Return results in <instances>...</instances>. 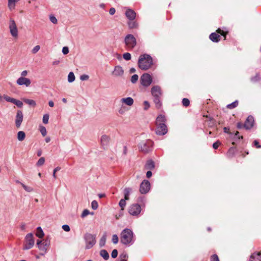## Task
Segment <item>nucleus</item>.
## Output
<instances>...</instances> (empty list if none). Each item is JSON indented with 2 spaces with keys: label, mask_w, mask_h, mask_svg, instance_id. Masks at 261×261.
Listing matches in <instances>:
<instances>
[{
  "label": "nucleus",
  "mask_w": 261,
  "mask_h": 261,
  "mask_svg": "<svg viewBox=\"0 0 261 261\" xmlns=\"http://www.w3.org/2000/svg\"><path fill=\"white\" fill-rule=\"evenodd\" d=\"M119 241L118 237L117 235L114 234L112 236V242L114 244H116L118 243Z\"/></svg>",
  "instance_id": "8fccbe9b"
},
{
  "label": "nucleus",
  "mask_w": 261,
  "mask_h": 261,
  "mask_svg": "<svg viewBox=\"0 0 261 261\" xmlns=\"http://www.w3.org/2000/svg\"><path fill=\"white\" fill-rule=\"evenodd\" d=\"M160 97H154V102L156 105L157 108H160L161 106V102L160 101Z\"/></svg>",
  "instance_id": "c9c22d12"
},
{
  "label": "nucleus",
  "mask_w": 261,
  "mask_h": 261,
  "mask_svg": "<svg viewBox=\"0 0 261 261\" xmlns=\"http://www.w3.org/2000/svg\"><path fill=\"white\" fill-rule=\"evenodd\" d=\"M84 239L86 242V249L91 248L96 243L95 235L87 233L84 236Z\"/></svg>",
  "instance_id": "39448f33"
},
{
  "label": "nucleus",
  "mask_w": 261,
  "mask_h": 261,
  "mask_svg": "<svg viewBox=\"0 0 261 261\" xmlns=\"http://www.w3.org/2000/svg\"><path fill=\"white\" fill-rule=\"evenodd\" d=\"M40 47L39 45H36L35 46L32 50V53L33 54H35L36 53H37L40 49Z\"/></svg>",
  "instance_id": "3c124183"
},
{
  "label": "nucleus",
  "mask_w": 261,
  "mask_h": 261,
  "mask_svg": "<svg viewBox=\"0 0 261 261\" xmlns=\"http://www.w3.org/2000/svg\"><path fill=\"white\" fill-rule=\"evenodd\" d=\"M25 137V134L23 131H19L17 133V139L19 141H23Z\"/></svg>",
  "instance_id": "cd10ccee"
},
{
  "label": "nucleus",
  "mask_w": 261,
  "mask_h": 261,
  "mask_svg": "<svg viewBox=\"0 0 261 261\" xmlns=\"http://www.w3.org/2000/svg\"><path fill=\"white\" fill-rule=\"evenodd\" d=\"M62 53L64 55H66L69 53V48L67 46L63 47L62 48Z\"/></svg>",
  "instance_id": "4d7b16f0"
},
{
  "label": "nucleus",
  "mask_w": 261,
  "mask_h": 261,
  "mask_svg": "<svg viewBox=\"0 0 261 261\" xmlns=\"http://www.w3.org/2000/svg\"><path fill=\"white\" fill-rule=\"evenodd\" d=\"M125 15L126 17L130 20H133L136 18V12L130 9H128L126 11Z\"/></svg>",
  "instance_id": "a211bd4d"
},
{
  "label": "nucleus",
  "mask_w": 261,
  "mask_h": 261,
  "mask_svg": "<svg viewBox=\"0 0 261 261\" xmlns=\"http://www.w3.org/2000/svg\"><path fill=\"white\" fill-rule=\"evenodd\" d=\"M110 139V137L106 135H103L101 137L100 143L103 149H105L108 147Z\"/></svg>",
  "instance_id": "dca6fc26"
},
{
  "label": "nucleus",
  "mask_w": 261,
  "mask_h": 261,
  "mask_svg": "<svg viewBox=\"0 0 261 261\" xmlns=\"http://www.w3.org/2000/svg\"><path fill=\"white\" fill-rule=\"evenodd\" d=\"M98 204L96 200L92 201L91 203V207L93 210H95L98 208Z\"/></svg>",
  "instance_id": "a18cd8bd"
},
{
  "label": "nucleus",
  "mask_w": 261,
  "mask_h": 261,
  "mask_svg": "<svg viewBox=\"0 0 261 261\" xmlns=\"http://www.w3.org/2000/svg\"><path fill=\"white\" fill-rule=\"evenodd\" d=\"M107 239L106 233H105L99 240V246L102 247L105 245Z\"/></svg>",
  "instance_id": "bb28decb"
},
{
  "label": "nucleus",
  "mask_w": 261,
  "mask_h": 261,
  "mask_svg": "<svg viewBox=\"0 0 261 261\" xmlns=\"http://www.w3.org/2000/svg\"><path fill=\"white\" fill-rule=\"evenodd\" d=\"M140 83L144 87L149 86L152 83V77L148 73L143 74L140 77Z\"/></svg>",
  "instance_id": "1a4fd4ad"
},
{
  "label": "nucleus",
  "mask_w": 261,
  "mask_h": 261,
  "mask_svg": "<svg viewBox=\"0 0 261 261\" xmlns=\"http://www.w3.org/2000/svg\"><path fill=\"white\" fill-rule=\"evenodd\" d=\"M4 98L8 102H10L13 103L15 98H12L8 95H4Z\"/></svg>",
  "instance_id": "ea45409f"
},
{
  "label": "nucleus",
  "mask_w": 261,
  "mask_h": 261,
  "mask_svg": "<svg viewBox=\"0 0 261 261\" xmlns=\"http://www.w3.org/2000/svg\"><path fill=\"white\" fill-rule=\"evenodd\" d=\"M239 133L238 132H236V133L234 134V140L240 139L243 138V137L240 136L239 135Z\"/></svg>",
  "instance_id": "052dcab7"
},
{
  "label": "nucleus",
  "mask_w": 261,
  "mask_h": 261,
  "mask_svg": "<svg viewBox=\"0 0 261 261\" xmlns=\"http://www.w3.org/2000/svg\"><path fill=\"white\" fill-rule=\"evenodd\" d=\"M16 83L19 86L24 85L26 87H29L31 85V82L29 79L20 77L17 80Z\"/></svg>",
  "instance_id": "ddd939ff"
},
{
  "label": "nucleus",
  "mask_w": 261,
  "mask_h": 261,
  "mask_svg": "<svg viewBox=\"0 0 261 261\" xmlns=\"http://www.w3.org/2000/svg\"><path fill=\"white\" fill-rule=\"evenodd\" d=\"M100 255L105 260H108L109 258V254L107 251L105 249L100 250Z\"/></svg>",
  "instance_id": "a878e982"
},
{
  "label": "nucleus",
  "mask_w": 261,
  "mask_h": 261,
  "mask_svg": "<svg viewBox=\"0 0 261 261\" xmlns=\"http://www.w3.org/2000/svg\"><path fill=\"white\" fill-rule=\"evenodd\" d=\"M141 212V207L139 204H132L128 207V213L132 216H138Z\"/></svg>",
  "instance_id": "6e6552de"
},
{
  "label": "nucleus",
  "mask_w": 261,
  "mask_h": 261,
  "mask_svg": "<svg viewBox=\"0 0 261 261\" xmlns=\"http://www.w3.org/2000/svg\"><path fill=\"white\" fill-rule=\"evenodd\" d=\"M254 124V118L252 116H249L246 119L244 124V127L246 129L251 128Z\"/></svg>",
  "instance_id": "2eb2a0df"
},
{
  "label": "nucleus",
  "mask_w": 261,
  "mask_h": 261,
  "mask_svg": "<svg viewBox=\"0 0 261 261\" xmlns=\"http://www.w3.org/2000/svg\"><path fill=\"white\" fill-rule=\"evenodd\" d=\"M166 118L164 115H160L156 119V134L163 136L167 134L168 129L165 124Z\"/></svg>",
  "instance_id": "f03ea898"
},
{
  "label": "nucleus",
  "mask_w": 261,
  "mask_h": 261,
  "mask_svg": "<svg viewBox=\"0 0 261 261\" xmlns=\"http://www.w3.org/2000/svg\"><path fill=\"white\" fill-rule=\"evenodd\" d=\"M17 0H8V7L10 10L15 9Z\"/></svg>",
  "instance_id": "b1692460"
},
{
  "label": "nucleus",
  "mask_w": 261,
  "mask_h": 261,
  "mask_svg": "<svg viewBox=\"0 0 261 261\" xmlns=\"http://www.w3.org/2000/svg\"><path fill=\"white\" fill-rule=\"evenodd\" d=\"M118 112L120 114H123L125 112V110L123 107H121L118 111Z\"/></svg>",
  "instance_id": "774afa93"
},
{
  "label": "nucleus",
  "mask_w": 261,
  "mask_h": 261,
  "mask_svg": "<svg viewBox=\"0 0 261 261\" xmlns=\"http://www.w3.org/2000/svg\"><path fill=\"white\" fill-rule=\"evenodd\" d=\"M138 64L141 70H147L153 65L152 58L148 54L141 55L139 58Z\"/></svg>",
  "instance_id": "f257e3e1"
},
{
  "label": "nucleus",
  "mask_w": 261,
  "mask_h": 261,
  "mask_svg": "<svg viewBox=\"0 0 261 261\" xmlns=\"http://www.w3.org/2000/svg\"><path fill=\"white\" fill-rule=\"evenodd\" d=\"M75 80V76L72 72H70L68 75V81L69 83H72Z\"/></svg>",
  "instance_id": "2f4dec72"
},
{
  "label": "nucleus",
  "mask_w": 261,
  "mask_h": 261,
  "mask_svg": "<svg viewBox=\"0 0 261 261\" xmlns=\"http://www.w3.org/2000/svg\"><path fill=\"white\" fill-rule=\"evenodd\" d=\"M145 168L146 169L151 170L154 168V163L152 160L148 161L145 164Z\"/></svg>",
  "instance_id": "393cba45"
},
{
  "label": "nucleus",
  "mask_w": 261,
  "mask_h": 261,
  "mask_svg": "<svg viewBox=\"0 0 261 261\" xmlns=\"http://www.w3.org/2000/svg\"><path fill=\"white\" fill-rule=\"evenodd\" d=\"M151 92L153 97H160L162 94L161 88L158 86H153Z\"/></svg>",
  "instance_id": "f3484780"
},
{
  "label": "nucleus",
  "mask_w": 261,
  "mask_h": 261,
  "mask_svg": "<svg viewBox=\"0 0 261 261\" xmlns=\"http://www.w3.org/2000/svg\"><path fill=\"white\" fill-rule=\"evenodd\" d=\"M261 260V251L255 253H253L250 258V261H260Z\"/></svg>",
  "instance_id": "412c9836"
},
{
  "label": "nucleus",
  "mask_w": 261,
  "mask_h": 261,
  "mask_svg": "<svg viewBox=\"0 0 261 261\" xmlns=\"http://www.w3.org/2000/svg\"><path fill=\"white\" fill-rule=\"evenodd\" d=\"M127 257L128 256L126 253H121L119 257V261H126Z\"/></svg>",
  "instance_id": "f704fd0d"
},
{
  "label": "nucleus",
  "mask_w": 261,
  "mask_h": 261,
  "mask_svg": "<svg viewBox=\"0 0 261 261\" xmlns=\"http://www.w3.org/2000/svg\"><path fill=\"white\" fill-rule=\"evenodd\" d=\"M118 255V251L116 249H114L111 253V256L112 258H116Z\"/></svg>",
  "instance_id": "864d4df0"
},
{
  "label": "nucleus",
  "mask_w": 261,
  "mask_h": 261,
  "mask_svg": "<svg viewBox=\"0 0 261 261\" xmlns=\"http://www.w3.org/2000/svg\"><path fill=\"white\" fill-rule=\"evenodd\" d=\"M128 25L130 29L136 28L138 26V24L136 21H130L128 22Z\"/></svg>",
  "instance_id": "4c0bfd02"
},
{
  "label": "nucleus",
  "mask_w": 261,
  "mask_h": 261,
  "mask_svg": "<svg viewBox=\"0 0 261 261\" xmlns=\"http://www.w3.org/2000/svg\"><path fill=\"white\" fill-rule=\"evenodd\" d=\"M211 261H219L218 256L216 254H214L211 257Z\"/></svg>",
  "instance_id": "bf43d9fd"
},
{
  "label": "nucleus",
  "mask_w": 261,
  "mask_h": 261,
  "mask_svg": "<svg viewBox=\"0 0 261 261\" xmlns=\"http://www.w3.org/2000/svg\"><path fill=\"white\" fill-rule=\"evenodd\" d=\"M35 241L33 234L32 233H28L25 237L23 249L29 250L33 247Z\"/></svg>",
  "instance_id": "423d86ee"
},
{
  "label": "nucleus",
  "mask_w": 261,
  "mask_h": 261,
  "mask_svg": "<svg viewBox=\"0 0 261 261\" xmlns=\"http://www.w3.org/2000/svg\"><path fill=\"white\" fill-rule=\"evenodd\" d=\"M44 232L41 227L39 226L37 228V232L36 236L39 238H42L44 236Z\"/></svg>",
  "instance_id": "c85d7f7f"
},
{
  "label": "nucleus",
  "mask_w": 261,
  "mask_h": 261,
  "mask_svg": "<svg viewBox=\"0 0 261 261\" xmlns=\"http://www.w3.org/2000/svg\"><path fill=\"white\" fill-rule=\"evenodd\" d=\"M139 76L137 74H134L130 79V81L133 84L136 83L138 80Z\"/></svg>",
  "instance_id": "a19ab883"
},
{
  "label": "nucleus",
  "mask_w": 261,
  "mask_h": 261,
  "mask_svg": "<svg viewBox=\"0 0 261 261\" xmlns=\"http://www.w3.org/2000/svg\"><path fill=\"white\" fill-rule=\"evenodd\" d=\"M45 162V159L43 157L40 158L36 163V166H41L44 164Z\"/></svg>",
  "instance_id": "58836bf2"
},
{
  "label": "nucleus",
  "mask_w": 261,
  "mask_h": 261,
  "mask_svg": "<svg viewBox=\"0 0 261 261\" xmlns=\"http://www.w3.org/2000/svg\"><path fill=\"white\" fill-rule=\"evenodd\" d=\"M21 185L23 187V188L24 189V190L28 192H32L34 191V189L30 186H26L25 185H24L23 183H21Z\"/></svg>",
  "instance_id": "7c9ffc66"
},
{
  "label": "nucleus",
  "mask_w": 261,
  "mask_h": 261,
  "mask_svg": "<svg viewBox=\"0 0 261 261\" xmlns=\"http://www.w3.org/2000/svg\"><path fill=\"white\" fill-rule=\"evenodd\" d=\"M28 71L27 70H23L21 73V77H25V76L27 75Z\"/></svg>",
  "instance_id": "338daca9"
},
{
  "label": "nucleus",
  "mask_w": 261,
  "mask_h": 261,
  "mask_svg": "<svg viewBox=\"0 0 261 261\" xmlns=\"http://www.w3.org/2000/svg\"><path fill=\"white\" fill-rule=\"evenodd\" d=\"M260 80V77L259 74H256L254 76L251 78V81L253 83H256Z\"/></svg>",
  "instance_id": "473e14b6"
},
{
  "label": "nucleus",
  "mask_w": 261,
  "mask_h": 261,
  "mask_svg": "<svg viewBox=\"0 0 261 261\" xmlns=\"http://www.w3.org/2000/svg\"><path fill=\"white\" fill-rule=\"evenodd\" d=\"M144 109L147 110L149 108V103L147 101H144Z\"/></svg>",
  "instance_id": "e2e57ef3"
},
{
  "label": "nucleus",
  "mask_w": 261,
  "mask_h": 261,
  "mask_svg": "<svg viewBox=\"0 0 261 261\" xmlns=\"http://www.w3.org/2000/svg\"><path fill=\"white\" fill-rule=\"evenodd\" d=\"M124 41L126 45L129 49H133L136 45V39L132 34L126 35Z\"/></svg>",
  "instance_id": "0eeeda50"
},
{
  "label": "nucleus",
  "mask_w": 261,
  "mask_h": 261,
  "mask_svg": "<svg viewBox=\"0 0 261 261\" xmlns=\"http://www.w3.org/2000/svg\"><path fill=\"white\" fill-rule=\"evenodd\" d=\"M123 57L125 60L128 61L131 59V55L129 53H126L123 55Z\"/></svg>",
  "instance_id": "de8ad7c7"
},
{
  "label": "nucleus",
  "mask_w": 261,
  "mask_h": 261,
  "mask_svg": "<svg viewBox=\"0 0 261 261\" xmlns=\"http://www.w3.org/2000/svg\"><path fill=\"white\" fill-rule=\"evenodd\" d=\"M60 168L59 167H56V168H55L54 169V171H53V176L54 177V178H57V176H56V173H57V172L59 170H60Z\"/></svg>",
  "instance_id": "6e6d98bb"
},
{
  "label": "nucleus",
  "mask_w": 261,
  "mask_h": 261,
  "mask_svg": "<svg viewBox=\"0 0 261 261\" xmlns=\"http://www.w3.org/2000/svg\"><path fill=\"white\" fill-rule=\"evenodd\" d=\"M49 115L46 114L43 115L42 121L44 124H47L48 122Z\"/></svg>",
  "instance_id": "49530a36"
},
{
  "label": "nucleus",
  "mask_w": 261,
  "mask_h": 261,
  "mask_svg": "<svg viewBox=\"0 0 261 261\" xmlns=\"http://www.w3.org/2000/svg\"><path fill=\"white\" fill-rule=\"evenodd\" d=\"M120 102L122 104L124 103L127 106H131L134 103V99L130 97L122 98L120 99Z\"/></svg>",
  "instance_id": "aec40b11"
},
{
  "label": "nucleus",
  "mask_w": 261,
  "mask_h": 261,
  "mask_svg": "<svg viewBox=\"0 0 261 261\" xmlns=\"http://www.w3.org/2000/svg\"><path fill=\"white\" fill-rule=\"evenodd\" d=\"M121 242L124 245L133 243V232L128 228L123 230L121 233Z\"/></svg>",
  "instance_id": "7ed1b4c3"
},
{
  "label": "nucleus",
  "mask_w": 261,
  "mask_h": 261,
  "mask_svg": "<svg viewBox=\"0 0 261 261\" xmlns=\"http://www.w3.org/2000/svg\"><path fill=\"white\" fill-rule=\"evenodd\" d=\"M112 74L116 77H121L124 74V70L123 68L119 66H116L112 72Z\"/></svg>",
  "instance_id": "f8f14e48"
},
{
  "label": "nucleus",
  "mask_w": 261,
  "mask_h": 261,
  "mask_svg": "<svg viewBox=\"0 0 261 261\" xmlns=\"http://www.w3.org/2000/svg\"><path fill=\"white\" fill-rule=\"evenodd\" d=\"M116 12L115 9L114 8H111L109 10V13L111 15H114Z\"/></svg>",
  "instance_id": "0e129e2a"
},
{
  "label": "nucleus",
  "mask_w": 261,
  "mask_h": 261,
  "mask_svg": "<svg viewBox=\"0 0 261 261\" xmlns=\"http://www.w3.org/2000/svg\"><path fill=\"white\" fill-rule=\"evenodd\" d=\"M209 38L213 42H218L220 40V36L216 33H212L210 34Z\"/></svg>",
  "instance_id": "4be33fe9"
},
{
  "label": "nucleus",
  "mask_w": 261,
  "mask_h": 261,
  "mask_svg": "<svg viewBox=\"0 0 261 261\" xmlns=\"http://www.w3.org/2000/svg\"><path fill=\"white\" fill-rule=\"evenodd\" d=\"M153 144V142L150 140H144L138 144V147L140 151L147 153L152 150Z\"/></svg>",
  "instance_id": "20e7f679"
},
{
  "label": "nucleus",
  "mask_w": 261,
  "mask_h": 261,
  "mask_svg": "<svg viewBox=\"0 0 261 261\" xmlns=\"http://www.w3.org/2000/svg\"><path fill=\"white\" fill-rule=\"evenodd\" d=\"M23 101L29 105L32 106L33 107H35L36 105V102L32 99L25 98L23 99Z\"/></svg>",
  "instance_id": "c756f323"
},
{
  "label": "nucleus",
  "mask_w": 261,
  "mask_h": 261,
  "mask_svg": "<svg viewBox=\"0 0 261 261\" xmlns=\"http://www.w3.org/2000/svg\"><path fill=\"white\" fill-rule=\"evenodd\" d=\"M40 132L43 136H45L46 135L47 132L46 128L44 126H40Z\"/></svg>",
  "instance_id": "79ce46f5"
},
{
  "label": "nucleus",
  "mask_w": 261,
  "mask_h": 261,
  "mask_svg": "<svg viewBox=\"0 0 261 261\" xmlns=\"http://www.w3.org/2000/svg\"><path fill=\"white\" fill-rule=\"evenodd\" d=\"M89 79V76L86 74H83L81 75L80 76V80L81 81H86Z\"/></svg>",
  "instance_id": "13d9d810"
},
{
  "label": "nucleus",
  "mask_w": 261,
  "mask_h": 261,
  "mask_svg": "<svg viewBox=\"0 0 261 261\" xmlns=\"http://www.w3.org/2000/svg\"><path fill=\"white\" fill-rule=\"evenodd\" d=\"M253 144L256 147V148H261V146L259 145L258 142L257 140H254L253 142Z\"/></svg>",
  "instance_id": "69168bd1"
},
{
  "label": "nucleus",
  "mask_w": 261,
  "mask_h": 261,
  "mask_svg": "<svg viewBox=\"0 0 261 261\" xmlns=\"http://www.w3.org/2000/svg\"><path fill=\"white\" fill-rule=\"evenodd\" d=\"M182 105L185 107H188L190 105V101L188 98H184L182 100Z\"/></svg>",
  "instance_id": "c03bdc74"
},
{
  "label": "nucleus",
  "mask_w": 261,
  "mask_h": 261,
  "mask_svg": "<svg viewBox=\"0 0 261 261\" xmlns=\"http://www.w3.org/2000/svg\"><path fill=\"white\" fill-rule=\"evenodd\" d=\"M41 244L39 247V250L42 251H47V248L50 245V241L48 239H46L42 242Z\"/></svg>",
  "instance_id": "6ab92c4d"
},
{
  "label": "nucleus",
  "mask_w": 261,
  "mask_h": 261,
  "mask_svg": "<svg viewBox=\"0 0 261 261\" xmlns=\"http://www.w3.org/2000/svg\"><path fill=\"white\" fill-rule=\"evenodd\" d=\"M220 142L219 141H217L216 142H215L213 145V148L215 149H216L218 148L219 146L220 145Z\"/></svg>",
  "instance_id": "680f3d73"
},
{
  "label": "nucleus",
  "mask_w": 261,
  "mask_h": 261,
  "mask_svg": "<svg viewBox=\"0 0 261 261\" xmlns=\"http://www.w3.org/2000/svg\"><path fill=\"white\" fill-rule=\"evenodd\" d=\"M126 200L125 199H122L119 201V205L122 210H124L126 205Z\"/></svg>",
  "instance_id": "e433bc0d"
},
{
  "label": "nucleus",
  "mask_w": 261,
  "mask_h": 261,
  "mask_svg": "<svg viewBox=\"0 0 261 261\" xmlns=\"http://www.w3.org/2000/svg\"><path fill=\"white\" fill-rule=\"evenodd\" d=\"M150 188V184L147 180H144L140 186V192L141 194H146L148 193Z\"/></svg>",
  "instance_id": "9b49d317"
},
{
  "label": "nucleus",
  "mask_w": 261,
  "mask_h": 261,
  "mask_svg": "<svg viewBox=\"0 0 261 261\" xmlns=\"http://www.w3.org/2000/svg\"><path fill=\"white\" fill-rule=\"evenodd\" d=\"M62 228L64 231H67V232L69 231L70 230L69 226L67 224H64V225H62Z\"/></svg>",
  "instance_id": "5fc2aeb1"
},
{
  "label": "nucleus",
  "mask_w": 261,
  "mask_h": 261,
  "mask_svg": "<svg viewBox=\"0 0 261 261\" xmlns=\"http://www.w3.org/2000/svg\"><path fill=\"white\" fill-rule=\"evenodd\" d=\"M49 20L54 24H57L58 22L57 19L56 18L55 16H54L53 15H50L49 16Z\"/></svg>",
  "instance_id": "09e8293b"
},
{
  "label": "nucleus",
  "mask_w": 261,
  "mask_h": 261,
  "mask_svg": "<svg viewBox=\"0 0 261 261\" xmlns=\"http://www.w3.org/2000/svg\"><path fill=\"white\" fill-rule=\"evenodd\" d=\"M90 214V212L89 210H87V209H85L84 210L83 212H82V214L81 215V217L82 218H84L86 216H87V215H88L89 214Z\"/></svg>",
  "instance_id": "603ef678"
},
{
  "label": "nucleus",
  "mask_w": 261,
  "mask_h": 261,
  "mask_svg": "<svg viewBox=\"0 0 261 261\" xmlns=\"http://www.w3.org/2000/svg\"><path fill=\"white\" fill-rule=\"evenodd\" d=\"M13 103L16 105L18 108H21L23 106V103L20 100L15 99Z\"/></svg>",
  "instance_id": "37998d69"
},
{
  "label": "nucleus",
  "mask_w": 261,
  "mask_h": 261,
  "mask_svg": "<svg viewBox=\"0 0 261 261\" xmlns=\"http://www.w3.org/2000/svg\"><path fill=\"white\" fill-rule=\"evenodd\" d=\"M238 105V101L236 100L235 101L230 103L227 106L228 109H232L237 107Z\"/></svg>",
  "instance_id": "72a5a7b5"
},
{
  "label": "nucleus",
  "mask_w": 261,
  "mask_h": 261,
  "mask_svg": "<svg viewBox=\"0 0 261 261\" xmlns=\"http://www.w3.org/2000/svg\"><path fill=\"white\" fill-rule=\"evenodd\" d=\"M132 191V189L130 188H125L123 190V193L124 198L125 200H128L129 199V196L130 193Z\"/></svg>",
  "instance_id": "5701e85b"
},
{
  "label": "nucleus",
  "mask_w": 261,
  "mask_h": 261,
  "mask_svg": "<svg viewBox=\"0 0 261 261\" xmlns=\"http://www.w3.org/2000/svg\"><path fill=\"white\" fill-rule=\"evenodd\" d=\"M9 29L11 35L13 37H17L18 36V29L15 23V21L14 19H11L10 20L9 23Z\"/></svg>",
  "instance_id": "9d476101"
},
{
  "label": "nucleus",
  "mask_w": 261,
  "mask_h": 261,
  "mask_svg": "<svg viewBox=\"0 0 261 261\" xmlns=\"http://www.w3.org/2000/svg\"><path fill=\"white\" fill-rule=\"evenodd\" d=\"M23 120V114L21 111L18 110L17 111L16 119H15V125L17 128L20 127L21 123Z\"/></svg>",
  "instance_id": "4468645a"
}]
</instances>
